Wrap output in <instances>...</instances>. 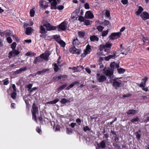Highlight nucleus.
<instances>
[{"label": "nucleus", "mask_w": 149, "mask_h": 149, "mask_svg": "<svg viewBox=\"0 0 149 149\" xmlns=\"http://www.w3.org/2000/svg\"><path fill=\"white\" fill-rule=\"evenodd\" d=\"M115 65V63L113 62L110 65L111 71L109 70V68H105L104 70V73L107 76H109V77H111L113 74V70L114 69Z\"/></svg>", "instance_id": "obj_1"}, {"label": "nucleus", "mask_w": 149, "mask_h": 149, "mask_svg": "<svg viewBox=\"0 0 149 149\" xmlns=\"http://www.w3.org/2000/svg\"><path fill=\"white\" fill-rule=\"evenodd\" d=\"M110 78L111 82L113 83V86L115 88L121 86L122 81L120 79V78H115L112 79L111 77Z\"/></svg>", "instance_id": "obj_2"}, {"label": "nucleus", "mask_w": 149, "mask_h": 149, "mask_svg": "<svg viewBox=\"0 0 149 149\" xmlns=\"http://www.w3.org/2000/svg\"><path fill=\"white\" fill-rule=\"evenodd\" d=\"M32 110L31 112L32 114V118L36 122H37L36 114L38 112V108L37 107L35 104L34 103L33 104L32 107Z\"/></svg>", "instance_id": "obj_3"}, {"label": "nucleus", "mask_w": 149, "mask_h": 149, "mask_svg": "<svg viewBox=\"0 0 149 149\" xmlns=\"http://www.w3.org/2000/svg\"><path fill=\"white\" fill-rule=\"evenodd\" d=\"M69 27V26L68 22L64 21L58 26V29H60L62 31H64Z\"/></svg>", "instance_id": "obj_4"}, {"label": "nucleus", "mask_w": 149, "mask_h": 149, "mask_svg": "<svg viewBox=\"0 0 149 149\" xmlns=\"http://www.w3.org/2000/svg\"><path fill=\"white\" fill-rule=\"evenodd\" d=\"M148 79V77H145L143 79H142V81H143L144 82H141L139 85V86L140 87L142 88V89L146 92L148 91V90L147 88L145 87L146 86V81Z\"/></svg>", "instance_id": "obj_5"}, {"label": "nucleus", "mask_w": 149, "mask_h": 149, "mask_svg": "<svg viewBox=\"0 0 149 149\" xmlns=\"http://www.w3.org/2000/svg\"><path fill=\"white\" fill-rule=\"evenodd\" d=\"M91 49L90 46L88 45L86 47V48L84 51V52L81 56L82 57L84 58L85 57L87 54H89L91 52Z\"/></svg>", "instance_id": "obj_6"}, {"label": "nucleus", "mask_w": 149, "mask_h": 149, "mask_svg": "<svg viewBox=\"0 0 149 149\" xmlns=\"http://www.w3.org/2000/svg\"><path fill=\"white\" fill-rule=\"evenodd\" d=\"M96 77L97 80L101 82H103L107 79V77L105 75L98 73L97 74Z\"/></svg>", "instance_id": "obj_7"}, {"label": "nucleus", "mask_w": 149, "mask_h": 149, "mask_svg": "<svg viewBox=\"0 0 149 149\" xmlns=\"http://www.w3.org/2000/svg\"><path fill=\"white\" fill-rule=\"evenodd\" d=\"M120 51L121 52V54H123L126 55L128 52L130 50V49L129 47H127L124 48L123 47V44H121L120 45Z\"/></svg>", "instance_id": "obj_8"}, {"label": "nucleus", "mask_w": 149, "mask_h": 149, "mask_svg": "<svg viewBox=\"0 0 149 149\" xmlns=\"http://www.w3.org/2000/svg\"><path fill=\"white\" fill-rule=\"evenodd\" d=\"M19 53V52L18 50L15 49L13 50L8 54V57L10 58H11L12 57H15L18 55Z\"/></svg>", "instance_id": "obj_9"}, {"label": "nucleus", "mask_w": 149, "mask_h": 149, "mask_svg": "<svg viewBox=\"0 0 149 149\" xmlns=\"http://www.w3.org/2000/svg\"><path fill=\"white\" fill-rule=\"evenodd\" d=\"M50 55L49 52L46 51L44 53L41 54L40 56V58L46 61L48 60V58Z\"/></svg>", "instance_id": "obj_10"}, {"label": "nucleus", "mask_w": 149, "mask_h": 149, "mask_svg": "<svg viewBox=\"0 0 149 149\" xmlns=\"http://www.w3.org/2000/svg\"><path fill=\"white\" fill-rule=\"evenodd\" d=\"M69 51L72 54H79L81 52V51L80 49H77L74 47L70 48Z\"/></svg>", "instance_id": "obj_11"}, {"label": "nucleus", "mask_w": 149, "mask_h": 149, "mask_svg": "<svg viewBox=\"0 0 149 149\" xmlns=\"http://www.w3.org/2000/svg\"><path fill=\"white\" fill-rule=\"evenodd\" d=\"M121 35V33L120 32L113 33L110 36L109 38L110 39L112 40H114L118 37H119Z\"/></svg>", "instance_id": "obj_12"}, {"label": "nucleus", "mask_w": 149, "mask_h": 149, "mask_svg": "<svg viewBox=\"0 0 149 149\" xmlns=\"http://www.w3.org/2000/svg\"><path fill=\"white\" fill-rule=\"evenodd\" d=\"M49 2L51 3V9H56L57 8L56 5L57 3L56 0H49Z\"/></svg>", "instance_id": "obj_13"}, {"label": "nucleus", "mask_w": 149, "mask_h": 149, "mask_svg": "<svg viewBox=\"0 0 149 149\" xmlns=\"http://www.w3.org/2000/svg\"><path fill=\"white\" fill-rule=\"evenodd\" d=\"M44 26L46 28V30L47 31L55 30L56 29V27L51 26L48 23L44 24Z\"/></svg>", "instance_id": "obj_14"}, {"label": "nucleus", "mask_w": 149, "mask_h": 149, "mask_svg": "<svg viewBox=\"0 0 149 149\" xmlns=\"http://www.w3.org/2000/svg\"><path fill=\"white\" fill-rule=\"evenodd\" d=\"M39 4L40 6L44 9L47 8L48 6V3L45 1H41L39 2Z\"/></svg>", "instance_id": "obj_15"}, {"label": "nucleus", "mask_w": 149, "mask_h": 149, "mask_svg": "<svg viewBox=\"0 0 149 149\" xmlns=\"http://www.w3.org/2000/svg\"><path fill=\"white\" fill-rule=\"evenodd\" d=\"M140 15L142 19L144 20L149 19V15L146 12H143Z\"/></svg>", "instance_id": "obj_16"}, {"label": "nucleus", "mask_w": 149, "mask_h": 149, "mask_svg": "<svg viewBox=\"0 0 149 149\" xmlns=\"http://www.w3.org/2000/svg\"><path fill=\"white\" fill-rule=\"evenodd\" d=\"M79 12V10H76L75 11L73 12L71 15V18L74 19H76L77 17L78 14Z\"/></svg>", "instance_id": "obj_17"}, {"label": "nucleus", "mask_w": 149, "mask_h": 149, "mask_svg": "<svg viewBox=\"0 0 149 149\" xmlns=\"http://www.w3.org/2000/svg\"><path fill=\"white\" fill-rule=\"evenodd\" d=\"M85 16L86 18H91L94 17V15L93 13L90 11L86 12Z\"/></svg>", "instance_id": "obj_18"}, {"label": "nucleus", "mask_w": 149, "mask_h": 149, "mask_svg": "<svg viewBox=\"0 0 149 149\" xmlns=\"http://www.w3.org/2000/svg\"><path fill=\"white\" fill-rule=\"evenodd\" d=\"M138 111L133 109H131L128 110L126 113L128 115L134 114L137 113Z\"/></svg>", "instance_id": "obj_19"}, {"label": "nucleus", "mask_w": 149, "mask_h": 149, "mask_svg": "<svg viewBox=\"0 0 149 149\" xmlns=\"http://www.w3.org/2000/svg\"><path fill=\"white\" fill-rule=\"evenodd\" d=\"M98 145V148H96V149H103L104 148L105 146V143L104 141H102Z\"/></svg>", "instance_id": "obj_20"}, {"label": "nucleus", "mask_w": 149, "mask_h": 149, "mask_svg": "<svg viewBox=\"0 0 149 149\" xmlns=\"http://www.w3.org/2000/svg\"><path fill=\"white\" fill-rule=\"evenodd\" d=\"M80 43V42L78 40L77 38V37H75L73 41V45H79Z\"/></svg>", "instance_id": "obj_21"}, {"label": "nucleus", "mask_w": 149, "mask_h": 149, "mask_svg": "<svg viewBox=\"0 0 149 149\" xmlns=\"http://www.w3.org/2000/svg\"><path fill=\"white\" fill-rule=\"evenodd\" d=\"M43 26H40V32L41 34H44L47 33V31L45 29V28Z\"/></svg>", "instance_id": "obj_22"}, {"label": "nucleus", "mask_w": 149, "mask_h": 149, "mask_svg": "<svg viewBox=\"0 0 149 149\" xmlns=\"http://www.w3.org/2000/svg\"><path fill=\"white\" fill-rule=\"evenodd\" d=\"M26 67H23L20 68L19 70L15 72V74H19L23 71H25L26 70Z\"/></svg>", "instance_id": "obj_23"}, {"label": "nucleus", "mask_w": 149, "mask_h": 149, "mask_svg": "<svg viewBox=\"0 0 149 149\" xmlns=\"http://www.w3.org/2000/svg\"><path fill=\"white\" fill-rule=\"evenodd\" d=\"M116 56L115 54H114L113 55H109L105 57V59L106 61H108L111 58H113L116 57Z\"/></svg>", "instance_id": "obj_24"}, {"label": "nucleus", "mask_w": 149, "mask_h": 149, "mask_svg": "<svg viewBox=\"0 0 149 149\" xmlns=\"http://www.w3.org/2000/svg\"><path fill=\"white\" fill-rule=\"evenodd\" d=\"M90 40L92 41H98L99 40V38L96 36H91L90 38Z\"/></svg>", "instance_id": "obj_25"}, {"label": "nucleus", "mask_w": 149, "mask_h": 149, "mask_svg": "<svg viewBox=\"0 0 149 149\" xmlns=\"http://www.w3.org/2000/svg\"><path fill=\"white\" fill-rule=\"evenodd\" d=\"M59 100V99H56L53 101H51L50 102H47L46 104H54L56 103L57 102H58Z\"/></svg>", "instance_id": "obj_26"}, {"label": "nucleus", "mask_w": 149, "mask_h": 149, "mask_svg": "<svg viewBox=\"0 0 149 149\" xmlns=\"http://www.w3.org/2000/svg\"><path fill=\"white\" fill-rule=\"evenodd\" d=\"M32 29L31 27H28L26 29V33L27 35H29L31 34Z\"/></svg>", "instance_id": "obj_27"}, {"label": "nucleus", "mask_w": 149, "mask_h": 149, "mask_svg": "<svg viewBox=\"0 0 149 149\" xmlns=\"http://www.w3.org/2000/svg\"><path fill=\"white\" fill-rule=\"evenodd\" d=\"M40 57H37L35 58L34 60L33 61V63L34 64H37L41 61Z\"/></svg>", "instance_id": "obj_28"}, {"label": "nucleus", "mask_w": 149, "mask_h": 149, "mask_svg": "<svg viewBox=\"0 0 149 149\" xmlns=\"http://www.w3.org/2000/svg\"><path fill=\"white\" fill-rule=\"evenodd\" d=\"M49 70V69H44L41 71H38L36 74L35 75V76H36V74L40 75L41 74L43 73L44 72H45L47 71H48Z\"/></svg>", "instance_id": "obj_29"}, {"label": "nucleus", "mask_w": 149, "mask_h": 149, "mask_svg": "<svg viewBox=\"0 0 149 149\" xmlns=\"http://www.w3.org/2000/svg\"><path fill=\"white\" fill-rule=\"evenodd\" d=\"M54 38L55 39V40L58 42L61 40L60 38V36H59L58 35H55L53 36Z\"/></svg>", "instance_id": "obj_30"}, {"label": "nucleus", "mask_w": 149, "mask_h": 149, "mask_svg": "<svg viewBox=\"0 0 149 149\" xmlns=\"http://www.w3.org/2000/svg\"><path fill=\"white\" fill-rule=\"evenodd\" d=\"M67 77V76L65 75H61L58 76V77L56 78V80H58L60 79H62L63 80L65 78H66Z\"/></svg>", "instance_id": "obj_31"}, {"label": "nucleus", "mask_w": 149, "mask_h": 149, "mask_svg": "<svg viewBox=\"0 0 149 149\" xmlns=\"http://www.w3.org/2000/svg\"><path fill=\"white\" fill-rule=\"evenodd\" d=\"M60 102L62 104H65L66 103L70 102V101L69 100L63 98L61 99Z\"/></svg>", "instance_id": "obj_32"}, {"label": "nucleus", "mask_w": 149, "mask_h": 149, "mask_svg": "<svg viewBox=\"0 0 149 149\" xmlns=\"http://www.w3.org/2000/svg\"><path fill=\"white\" fill-rule=\"evenodd\" d=\"M104 49V51L106 52H108V50L105 49V45H101L100 46L99 49L100 51H102L103 49Z\"/></svg>", "instance_id": "obj_33"}, {"label": "nucleus", "mask_w": 149, "mask_h": 149, "mask_svg": "<svg viewBox=\"0 0 149 149\" xmlns=\"http://www.w3.org/2000/svg\"><path fill=\"white\" fill-rule=\"evenodd\" d=\"M78 34L80 38H83L85 36V33L83 31H80L78 32Z\"/></svg>", "instance_id": "obj_34"}, {"label": "nucleus", "mask_w": 149, "mask_h": 149, "mask_svg": "<svg viewBox=\"0 0 149 149\" xmlns=\"http://www.w3.org/2000/svg\"><path fill=\"white\" fill-rule=\"evenodd\" d=\"M143 9L141 6H139L138 10L136 11V14L137 15H139L141 13V12L143 11Z\"/></svg>", "instance_id": "obj_35"}, {"label": "nucleus", "mask_w": 149, "mask_h": 149, "mask_svg": "<svg viewBox=\"0 0 149 149\" xmlns=\"http://www.w3.org/2000/svg\"><path fill=\"white\" fill-rule=\"evenodd\" d=\"M118 72L120 74L123 73L125 72V70L122 68H120L117 69Z\"/></svg>", "instance_id": "obj_36"}, {"label": "nucleus", "mask_w": 149, "mask_h": 149, "mask_svg": "<svg viewBox=\"0 0 149 149\" xmlns=\"http://www.w3.org/2000/svg\"><path fill=\"white\" fill-rule=\"evenodd\" d=\"M67 84H64L62 85V86L60 87L59 88H58V90L59 91H60L63 90L65 88Z\"/></svg>", "instance_id": "obj_37"}, {"label": "nucleus", "mask_w": 149, "mask_h": 149, "mask_svg": "<svg viewBox=\"0 0 149 149\" xmlns=\"http://www.w3.org/2000/svg\"><path fill=\"white\" fill-rule=\"evenodd\" d=\"M25 55L26 56H35L36 55V54L35 53H32L31 52H28L25 54Z\"/></svg>", "instance_id": "obj_38"}, {"label": "nucleus", "mask_w": 149, "mask_h": 149, "mask_svg": "<svg viewBox=\"0 0 149 149\" xmlns=\"http://www.w3.org/2000/svg\"><path fill=\"white\" fill-rule=\"evenodd\" d=\"M109 31V29H107V30L103 31L102 32V36L103 37L106 36L108 34Z\"/></svg>", "instance_id": "obj_39"}, {"label": "nucleus", "mask_w": 149, "mask_h": 149, "mask_svg": "<svg viewBox=\"0 0 149 149\" xmlns=\"http://www.w3.org/2000/svg\"><path fill=\"white\" fill-rule=\"evenodd\" d=\"M58 43H59L62 47H65V43L63 40H61Z\"/></svg>", "instance_id": "obj_40"}, {"label": "nucleus", "mask_w": 149, "mask_h": 149, "mask_svg": "<svg viewBox=\"0 0 149 149\" xmlns=\"http://www.w3.org/2000/svg\"><path fill=\"white\" fill-rule=\"evenodd\" d=\"M139 120V118L138 117H136L135 118L132 119L131 121L132 123H134L138 121Z\"/></svg>", "instance_id": "obj_41"}, {"label": "nucleus", "mask_w": 149, "mask_h": 149, "mask_svg": "<svg viewBox=\"0 0 149 149\" xmlns=\"http://www.w3.org/2000/svg\"><path fill=\"white\" fill-rule=\"evenodd\" d=\"M17 94L16 92L12 93L11 94V97L13 99H15L16 97Z\"/></svg>", "instance_id": "obj_42"}, {"label": "nucleus", "mask_w": 149, "mask_h": 149, "mask_svg": "<svg viewBox=\"0 0 149 149\" xmlns=\"http://www.w3.org/2000/svg\"><path fill=\"white\" fill-rule=\"evenodd\" d=\"M35 13V12L34 9H31L30 12V16L32 17H33Z\"/></svg>", "instance_id": "obj_43"}, {"label": "nucleus", "mask_w": 149, "mask_h": 149, "mask_svg": "<svg viewBox=\"0 0 149 149\" xmlns=\"http://www.w3.org/2000/svg\"><path fill=\"white\" fill-rule=\"evenodd\" d=\"M105 16L109 18L110 16V13L109 10H106L105 12Z\"/></svg>", "instance_id": "obj_44"}, {"label": "nucleus", "mask_w": 149, "mask_h": 149, "mask_svg": "<svg viewBox=\"0 0 149 149\" xmlns=\"http://www.w3.org/2000/svg\"><path fill=\"white\" fill-rule=\"evenodd\" d=\"M104 28V27H103L102 26H97V29L100 32L102 31Z\"/></svg>", "instance_id": "obj_45"}, {"label": "nucleus", "mask_w": 149, "mask_h": 149, "mask_svg": "<svg viewBox=\"0 0 149 149\" xmlns=\"http://www.w3.org/2000/svg\"><path fill=\"white\" fill-rule=\"evenodd\" d=\"M105 45V48H111L112 44L110 43H107L105 45Z\"/></svg>", "instance_id": "obj_46"}, {"label": "nucleus", "mask_w": 149, "mask_h": 149, "mask_svg": "<svg viewBox=\"0 0 149 149\" xmlns=\"http://www.w3.org/2000/svg\"><path fill=\"white\" fill-rule=\"evenodd\" d=\"M59 68L57 64L56 63H54V70L56 72H57L59 70Z\"/></svg>", "instance_id": "obj_47"}, {"label": "nucleus", "mask_w": 149, "mask_h": 149, "mask_svg": "<svg viewBox=\"0 0 149 149\" xmlns=\"http://www.w3.org/2000/svg\"><path fill=\"white\" fill-rule=\"evenodd\" d=\"M16 45V43L15 42H13L11 45V48L13 50L15 49Z\"/></svg>", "instance_id": "obj_48"}, {"label": "nucleus", "mask_w": 149, "mask_h": 149, "mask_svg": "<svg viewBox=\"0 0 149 149\" xmlns=\"http://www.w3.org/2000/svg\"><path fill=\"white\" fill-rule=\"evenodd\" d=\"M83 130L84 132H86L87 131H89L90 129L88 126H86L84 127Z\"/></svg>", "instance_id": "obj_49"}, {"label": "nucleus", "mask_w": 149, "mask_h": 149, "mask_svg": "<svg viewBox=\"0 0 149 149\" xmlns=\"http://www.w3.org/2000/svg\"><path fill=\"white\" fill-rule=\"evenodd\" d=\"M143 40L144 42H148L149 41V39L147 37H143Z\"/></svg>", "instance_id": "obj_50"}, {"label": "nucleus", "mask_w": 149, "mask_h": 149, "mask_svg": "<svg viewBox=\"0 0 149 149\" xmlns=\"http://www.w3.org/2000/svg\"><path fill=\"white\" fill-rule=\"evenodd\" d=\"M9 83V81L8 80V79L6 78L4 80V82L3 83V84L4 85H7Z\"/></svg>", "instance_id": "obj_51"}, {"label": "nucleus", "mask_w": 149, "mask_h": 149, "mask_svg": "<svg viewBox=\"0 0 149 149\" xmlns=\"http://www.w3.org/2000/svg\"><path fill=\"white\" fill-rule=\"evenodd\" d=\"M78 82L77 81H74L73 82L72 84H70V88H72V87L74 86Z\"/></svg>", "instance_id": "obj_52"}, {"label": "nucleus", "mask_w": 149, "mask_h": 149, "mask_svg": "<svg viewBox=\"0 0 149 149\" xmlns=\"http://www.w3.org/2000/svg\"><path fill=\"white\" fill-rule=\"evenodd\" d=\"M84 7L86 9H89L90 8V7L88 3H86L84 5Z\"/></svg>", "instance_id": "obj_53"}, {"label": "nucleus", "mask_w": 149, "mask_h": 149, "mask_svg": "<svg viewBox=\"0 0 149 149\" xmlns=\"http://www.w3.org/2000/svg\"><path fill=\"white\" fill-rule=\"evenodd\" d=\"M7 40L9 43H11L12 42V40L11 38L9 37L7 38Z\"/></svg>", "instance_id": "obj_54"}, {"label": "nucleus", "mask_w": 149, "mask_h": 149, "mask_svg": "<svg viewBox=\"0 0 149 149\" xmlns=\"http://www.w3.org/2000/svg\"><path fill=\"white\" fill-rule=\"evenodd\" d=\"M121 2L124 5H125L127 3L128 0H121Z\"/></svg>", "instance_id": "obj_55"}, {"label": "nucleus", "mask_w": 149, "mask_h": 149, "mask_svg": "<svg viewBox=\"0 0 149 149\" xmlns=\"http://www.w3.org/2000/svg\"><path fill=\"white\" fill-rule=\"evenodd\" d=\"M64 8V6L62 5H59L57 7V8L59 10H63Z\"/></svg>", "instance_id": "obj_56"}, {"label": "nucleus", "mask_w": 149, "mask_h": 149, "mask_svg": "<svg viewBox=\"0 0 149 149\" xmlns=\"http://www.w3.org/2000/svg\"><path fill=\"white\" fill-rule=\"evenodd\" d=\"M113 145L117 149H120V147L116 143H114Z\"/></svg>", "instance_id": "obj_57"}, {"label": "nucleus", "mask_w": 149, "mask_h": 149, "mask_svg": "<svg viewBox=\"0 0 149 149\" xmlns=\"http://www.w3.org/2000/svg\"><path fill=\"white\" fill-rule=\"evenodd\" d=\"M84 23L86 25H89L90 24V21L88 20H86L85 21Z\"/></svg>", "instance_id": "obj_58"}, {"label": "nucleus", "mask_w": 149, "mask_h": 149, "mask_svg": "<svg viewBox=\"0 0 149 149\" xmlns=\"http://www.w3.org/2000/svg\"><path fill=\"white\" fill-rule=\"evenodd\" d=\"M79 67V66H77V67H73L72 68V67H69V68L70 69H72L73 70H77V69Z\"/></svg>", "instance_id": "obj_59"}, {"label": "nucleus", "mask_w": 149, "mask_h": 149, "mask_svg": "<svg viewBox=\"0 0 149 149\" xmlns=\"http://www.w3.org/2000/svg\"><path fill=\"white\" fill-rule=\"evenodd\" d=\"M104 23V25H107L109 24V22L108 20H105Z\"/></svg>", "instance_id": "obj_60"}, {"label": "nucleus", "mask_w": 149, "mask_h": 149, "mask_svg": "<svg viewBox=\"0 0 149 149\" xmlns=\"http://www.w3.org/2000/svg\"><path fill=\"white\" fill-rule=\"evenodd\" d=\"M67 133L69 134L72 133V131L71 130H69L68 128H67Z\"/></svg>", "instance_id": "obj_61"}, {"label": "nucleus", "mask_w": 149, "mask_h": 149, "mask_svg": "<svg viewBox=\"0 0 149 149\" xmlns=\"http://www.w3.org/2000/svg\"><path fill=\"white\" fill-rule=\"evenodd\" d=\"M79 20L81 22H83L84 20V18L83 17L80 16L78 18Z\"/></svg>", "instance_id": "obj_62"}, {"label": "nucleus", "mask_w": 149, "mask_h": 149, "mask_svg": "<svg viewBox=\"0 0 149 149\" xmlns=\"http://www.w3.org/2000/svg\"><path fill=\"white\" fill-rule=\"evenodd\" d=\"M12 87L14 92H16L17 90L16 88V86L14 84L12 85Z\"/></svg>", "instance_id": "obj_63"}, {"label": "nucleus", "mask_w": 149, "mask_h": 149, "mask_svg": "<svg viewBox=\"0 0 149 149\" xmlns=\"http://www.w3.org/2000/svg\"><path fill=\"white\" fill-rule=\"evenodd\" d=\"M99 65L100 68L101 69H102L104 68V66L103 64L101 62H100L99 63Z\"/></svg>", "instance_id": "obj_64"}]
</instances>
